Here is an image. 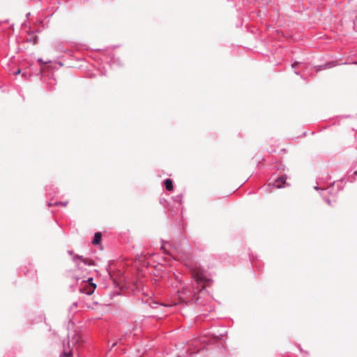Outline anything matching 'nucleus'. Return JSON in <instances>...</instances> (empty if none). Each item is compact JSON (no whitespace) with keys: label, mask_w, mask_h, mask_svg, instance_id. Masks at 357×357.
<instances>
[{"label":"nucleus","mask_w":357,"mask_h":357,"mask_svg":"<svg viewBox=\"0 0 357 357\" xmlns=\"http://www.w3.org/2000/svg\"><path fill=\"white\" fill-rule=\"evenodd\" d=\"M191 273L193 278H195L198 283L208 282L211 281L210 280L206 279L204 277L203 271L197 268H192L191 270Z\"/></svg>","instance_id":"obj_1"},{"label":"nucleus","mask_w":357,"mask_h":357,"mask_svg":"<svg viewBox=\"0 0 357 357\" xmlns=\"http://www.w3.org/2000/svg\"><path fill=\"white\" fill-rule=\"evenodd\" d=\"M181 295L179 296V303L188 302L192 296V292L188 288H184L181 291Z\"/></svg>","instance_id":"obj_2"},{"label":"nucleus","mask_w":357,"mask_h":357,"mask_svg":"<svg viewBox=\"0 0 357 357\" xmlns=\"http://www.w3.org/2000/svg\"><path fill=\"white\" fill-rule=\"evenodd\" d=\"M286 182V178L285 177H280L278 178L275 183H273V186H275L277 188H281L284 186V183Z\"/></svg>","instance_id":"obj_3"},{"label":"nucleus","mask_w":357,"mask_h":357,"mask_svg":"<svg viewBox=\"0 0 357 357\" xmlns=\"http://www.w3.org/2000/svg\"><path fill=\"white\" fill-rule=\"evenodd\" d=\"M165 185L168 191H172L173 190V183L172 181L169 178H167L165 181Z\"/></svg>","instance_id":"obj_4"},{"label":"nucleus","mask_w":357,"mask_h":357,"mask_svg":"<svg viewBox=\"0 0 357 357\" xmlns=\"http://www.w3.org/2000/svg\"><path fill=\"white\" fill-rule=\"evenodd\" d=\"M101 237H102V235H101V234L100 232L96 233L95 235H94L93 240V243L94 245L99 244L100 241H101Z\"/></svg>","instance_id":"obj_5"},{"label":"nucleus","mask_w":357,"mask_h":357,"mask_svg":"<svg viewBox=\"0 0 357 357\" xmlns=\"http://www.w3.org/2000/svg\"><path fill=\"white\" fill-rule=\"evenodd\" d=\"M75 259H80L84 264L93 265L94 263L92 261H89L86 259H82L79 257H75Z\"/></svg>","instance_id":"obj_6"},{"label":"nucleus","mask_w":357,"mask_h":357,"mask_svg":"<svg viewBox=\"0 0 357 357\" xmlns=\"http://www.w3.org/2000/svg\"><path fill=\"white\" fill-rule=\"evenodd\" d=\"M71 355H72V351H71V350H70V349L69 351H66V350H65V351H63V356H66V357H69V356H70Z\"/></svg>","instance_id":"obj_7"},{"label":"nucleus","mask_w":357,"mask_h":357,"mask_svg":"<svg viewBox=\"0 0 357 357\" xmlns=\"http://www.w3.org/2000/svg\"><path fill=\"white\" fill-rule=\"evenodd\" d=\"M91 284L92 286V290L90 292L88 293L89 294H91L93 291V290L95 289V288H96V284Z\"/></svg>","instance_id":"obj_8"},{"label":"nucleus","mask_w":357,"mask_h":357,"mask_svg":"<svg viewBox=\"0 0 357 357\" xmlns=\"http://www.w3.org/2000/svg\"><path fill=\"white\" fill-rule=\"evenodd\" d=\"M38 61L41 63H50V61H45L43 62V60L41 59H38Z\"/></svg>","instance_id":"obj_9"},{"label":"nucleus","mask_w":357,"mask_h":357,"mask_svg":"<svg viewBox=\"0 0 357 357\" xmlns=\"http://www.w3.org/2000/svg\"><path fill=\"white\" fill-rule=\"evenodd\" d=\"M20 72H21V71H20V70H18L15 73V75H19V74L20 73Z\"/></svg>","instance_id":"obj_10"},{"label":"nucleus","mask_w":357,"mask_h":357,"mask_svg":"<svg viewBox=\"0 0 357 357\" xmlns=\"http://www.w3.org/2000/svg\"><path fill=\"white\" fill-rule=\"evenodd\" d=\"M161 250H162L165 252H166V250L164 246L161 247Z\"/></svg>","instance_id":"obj_11"},{"label":"nucleus","mask_w":357,"mask_h":357,"mask_svg":"<svg viewBox=\"0 0 357 357\" xmlns=\"http://www.w3.org/2000/svg\"><path fill=\"white\" fill-rule=\"evenodd\" d=\"M176 304H177V303H173V304H172L171 305H176Z\"/></svg>","instance_id":"obj_12"},{"label":"nucleus","mask_w":357,"mask_h":357,"mask_svg":"<svg viewBox=\"0 0 357 357\" xmlns=\"http://www.w3.org/2000/svg\"><path fill=\"white\" fill-rule=\"evenodd\" d=\"M77 266H78L79 268H81V267H80V264H77Z\"/></svg>","instance_id":"obj_13"}]
</instances>
